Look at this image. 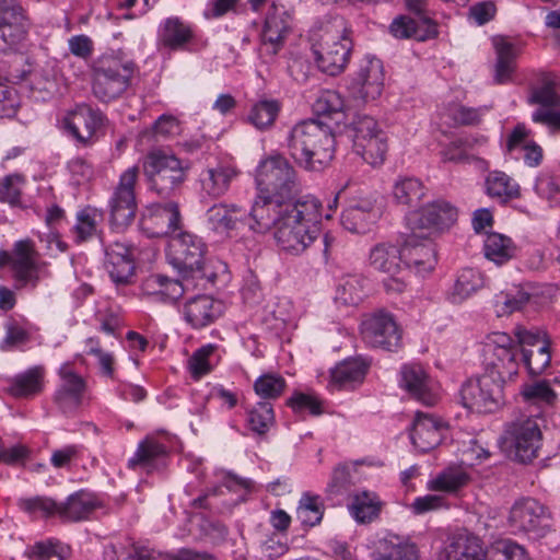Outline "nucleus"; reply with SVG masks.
<instances>
[{"instance_id": "obj_1", "label": "nucleus", "mask_w": 560, "mask_h": 560, "mask_svg": "<svg viewBox=\"0 0 560 560\" xmlns=\"http://www.w3.org/2000/svg\"><path fill=\"white\" fill-rule=\"evenodd\" d=\"M322 203L314 196L296 199L273 231L278 248L289 255L303 254L319 236Z\"/></svg>"}, {"instance_id": "obj_2", "label": "nucleus", "mask_w": 560, "mask_h": 560, "mask_svg": "<svg viewBox=\"0 0 560 560\" xmlns=\"http://www.w3.org/2000/svg\"><path fill=\"white\" fill-rule=\"evenodd\" d=\"M288 149L300 167L308 172H320L334 159L335 137L330 128L320 121H302L292 128Z\"/></svg>"}, {"instance_id": "obj_3", "label": "nucleus", "mask_w": 560, "mask_h": 560, "mask_svg": "<svg viewBox=\"0 0 560 560\" xmlns=\"http://www.w3.org/2000/svg\"><path fill=\"white\" fill-rule=\"evenodd\" d=\"M351 49L352 40L342 18L331 19L312 46L318 69L329 75H337L345 70Z\"/></svg>"}, {"instance_id": "obj_4", "label": "nucleus", "mask_w": 560, "mask_h": 560, "mask_svg": "<svg viewBox=\"0 0 560 560\" xmlns=\"http://www.w3.org/2000/svg\"><path fill=\"white\" fill-rule=\"evenodd\" d=\"M514 375L486 366L485 372L467 380L460 389L464 407L479 413L494 412L504 404L503 386Z\"/></svg>"}, {"instance_id": "obj_5", "label": "nucleus", "mask_w": 560, "mask_h": 560, "mask_svg": "<svg viewBox=\"0 0 560 560\" xmlns=\"http://www.w3.org/2000/svg\"><path fill=\"white\" fill-rule=\"evenodd\" d=\"M342 197L348 202L340 219L343 229L357 234L369 232L380 218L375 198L359 189L351 179H347L339 185L329 208H336L338 200Z\"/></svg>"}, {"instance_id": "obj_6", "label": "nucleus", "mask_w": 560, "mask_h": 560, "mask_svg": "<svg viewBox=\"0 0 560 560\" xmlns=\"http://www.w3.org/2000/svg\"><path fill=\"white\" fill-rule=\"evenodd\" d=\"M256 185L259 194L267 198H277L294 202L300 185L296 172L290 162L280 154L261 160L256 170Z\"/></svg>"}, {"instance_id": "obj_7", "label": "nucleus", "mask_w": 560, "mask_h": 560, "mask_svg": "<svg viewBox=\"0 0 560 560\" xmlns=\"http://www.w3.org/2000/svg\"><path fill=\"white\" fill-rule=\"evenodd\" d=\"M142 167L149 189L167 198L186 180L189 165L172 153L153 150L144 158Z\"/></svg>"}, {"instance_id": "obj_8", "label": "nucleus", "mask_w": 560, "mask_h": 560, "mask_svg": "<svg viewBox=\"0 0 560 560\" xmlns=\"http://www.w3.org/2000/svg\"><path fill=\"white\" fill-rule=\"evenodd\" d=\"M136 71L132 60L117 56L101 57L93 70V94L108 103L122 96L131 84Z\"/></svg>"}, {"instance_id": "obj_9", "label": "nucleus", "mask_w": 560, "mask_h": 560, "mask_svg": "<svg viewBox=\"0 0 560 560\" xmlns=\"http://www.w3.org/2000/svg\"><path fill=\"white\" fill-rule=\"evenodd\" d=\"M353 151L368 164L378 166L385 161L388 150L387 135L371 116L357 115L347 126Z\"/></svg>"}, {"instance_id": "obj_10", "label": "nucleus", "mask_w": 560, "mask_h": 560, "mask_svg": "<svg viewBox=\"0 0 560 560\" xmlns=\"http://www.w3.org/2000/svg\"><path fill=\"white\" fill-rule=\"evenodd\" d=\"M542 433L537 418L522 415L505 424L502 443L509 455L521 463L538 456Z\"/></svg>"}, {"instance_id": "obj_11", "label": "nucleus", "mask_w": 560, "mask_h": 560, "mask_svg": "<svg viewBox=\"0 0 560 560\" xmlns=\"http://www.w3.org/2000/svg\"><path fill=\"white\" fill-rule=\"evenodd\" d=\"M508 522L511 528L539 540L552 530V516L549 509L534 498H521L510 509Z\"/></svg>"}, {"instance_id": "obj_12", "label": "nucleus", "mask_w": 560, "mask_h": 560, "mask_svg": "<svg viewBox=\"0 0 560 560\" xmlns=\"http://www.w3.org/2000/svg\"><path fill=\"white\" fill-rule=\"evenodd\" d=\"M556 88L557 81L552 73L539 72L529 84L527 103L539 105L532 115L534 122L560 130V96Z\"/></svg>"}, {"instance_id": "obj_13", "label": "nucleus", "mask_w": 560, "mask_h": 560, "mask_svg": "<svg viewBox=\"0 0 560 560\" xmlns=\"http://www.w3.org/2000/svg\"><path fill=\"white\" fill-rule=\"evenodd\" d=\"M139 170L136 166L127 168L119 177L108 201L110 222L118 229L131 224L137 211L136 184Z\"/></svg>"}, {"instance_id": "obj_14", "label": "nucleus", "mask_w": 560, "mask_h": 560, "mask_svg": "<svg viewBox=\"0 0 560 560\" xmlns=\"http://www.w3.org/2000/svg\"><path fill=\"white\" fill-rule=\"evenodd\" d=\"M363 341L371 348L394 351L400 345L401 334L394 316L376 311L363 317L360 326Z\"/></svg>"}, {"instance_id": "obj_15", "label": "nucleus", "mask_w": 560, "mask_h": 560, "mask_svg": "<svg viewBox=\"0 0 560 560\" xmlns=\"http://www.w3.org/2000/svg\"><path fill=\"white\" fill-rule=\"evenodd\" d=\"M206 254L202 240L189 232H178L168 242L170 262L184 272H201Z\"/></svg>"}, {"instance_id": "obj_16", "label": "nucleus", "mask_w": 560, "mask_h": 560, "mask_svg": "<svg viewBox=\"0 0 560 560\" xmlns=\"http://www.w3.org/2000/svg\"><path fill=\"white\" fill-rule=\"evenodd\" d=\"M10 265L13 278L20 287L31 285L36 288L39 281L38 252L32 240H21L15 242L11 253L1 254Z\"/></svg>"}, {"instance_id": "obj_17", "label": "nucleus", "mask_w": 560, "mask_h": 560, "mask_svg": "<svg viewBox=\"0 0 560 560\" xmlns=\"http://www.w3.org/2000/svg\"><path fill=\"white\" fill-rule=\"evenodd\" d=\"M247 210L236 203L218 202L205 213V224L208 231L220 238H231L246 226Z\"/></svg>"}, {"instance_id": "obj_18", "label": "nucleus", "mask_w": 560, "mask_h": 560, "mask_svg": "<svg viewBox=\"0 0 560 560\" xmlns=\"http://www.w3.org/2000/svg\"><path fill=\"white\" fill-rule=\"evenodd\" d=\"M291 32L290 15L282 5L272 3L260 33L259 54L272 59L283 47Z\"/></svg>"}, {"instance_id": "obj_19", "label": "nucleus", "mask_w": 560, "mask_h": 560, "mask_svg": "<svg viewBox=\"0 0 560 560\" xmlns=\"http://www.w3.org/2000/svg\"><path fill=\"white\" fill-rule=\"evenodd\" d=\"M404 266L424 275L432 271L436 264V253L430 233L419 230L411 231L402 246Z\"/></svg>"}, {"instance_id": "obj_20", "label": "nucleus", "mask_w": 560, "mask_h": 560, "mask_svg": "<svg viewBox=\"0 0 560 560\" xmlns=\"http://www.w3.org/2000/svg\"><path fill=\"white\" fill-rule=\"evenodd\" d=\"M514 335L521 347L523 361L528 372L533 375L541 374L551 360L549 341L546 335L527 330L524 327H516Z\"/></svg>"}, {"instance_id": "obj_21", "label": "nucleus", "mask_w": 560, "mask_h": 560, "mask_svg": "<svg viewBox=\"0 0 560 560\" xmlns=\"http://www.w3.org/2000/svg\"><path fill=\"white\" fill-rule=\"evenodd\" d=\"M457 219V210L448 202L439 200L420 210L410 212L406 220L410 231L419 230L432 236L436 229L452 225Z\"/></svg>"}, {"instance_id": "obj_22", "label": "nucleus", "mask_w": 560, "mask_h": 560, "mask_svg": "<svg viewBox=\"0 0 560 560\" xmlns=\"http://www.w3.org/2000/svg\"><path fill=\"white\" fill-rule=\"evenodd\" d=\"M104 117L100 110L86 104L77 105L63 119L66 129L82 145H91L96 140L97 131Z\"/></svg>"}, {"instance_id": "obj_23", "label": "nucleus", "mask_w": 560, "mask_h": 560, "mask_svg": "<svg viewBox=\"0 0 560 560\" xmlns=\"http://www.w3.org/2000/svg\"><path fill=\"white\" fill-rule=\"evenodd\" d=\"M292 203L277 198H267L260 194L250 211H247L246 225L256 233H266L271 229L276 231L281 218H284V212L289 211Z\"/></svg>"}, {"instance_id": "obj_24", "label": "nucleus", "mask_w": 560, "mask_h": 560, "mask_svg": "<svg viewBox=\"0 0 560 560\" xmlns=\"http://www.w3.org/2000/svg\"><path fill=\"white\" fill-rule=\"evenodd\" d=\"M486 346L493 352L494 359L487 366L498 369L504 374L516 375L518 372L517 340L505 332L495 331L487 336Z\"/></svg>"}, {"instance_id": "obj_25", "label": "nucleus", "mask_w": 560, "mask_h": 560, "mask_svg": "<svg viewBox=\"0 0 560 560\" xmlns=\"http://www.w3.org/2000/svg\"><path fill=\"white\" fill-rule=\"evenodd\" d=\"M446 432L445 424L430 413L417 412L410 439L420 452H429L436 447Z\"/></svg>"}, {"instance_id": "obj_26", "label": "nucleus", "mask_w": 560, "mask_h": 560, "mask_svg": "<svg viewBox=\"0 0 560 560\" xmlns=\"http://www.w3.org/2000/svg\"><path fill=\"white\" fill-rule=\"evenodd\" d=\"M105 268L117 285L131 283L136 265L129 247L119 242L107 246L105 249Z\"/></svg>"}, {"instance_id": "obj_27", "label": "nucleus", "mask_w": 560, "mask_h": 560, "mask_svg": "<svg viewBox=\"0 0 560 560\" xmlns=\"http://www.w3.org/2000/svg\"><path fill=\"white\" fill-rule=\"evenodd\" d=\"M401 386L418 401L425 406L438 402V394L434 393L431 381L421 365L409 364L401 369Z\"/></svg>"}, {"instance_id": "obj_28", "label": "nucleus", "mask_w": 560, "mask_h": 560, "mask_svg": "<svg viewBox=\"0 0 560 560\" xmlns=\"http://www.w3.org/2000/svg\"><path fill=\"white\" fill-rule=\"evenodd\" d=\"M59 375L61 384L55 394V401L65 412H68L81 404L85 381L72 370L69 363L61 365Z\"/></svg>"}, {"instance_id": "obj_29", "label": "nucleus", "mask_w": 560, "mask_h": 560, "mask_svg": "<svg viewBox=\"0 0 560 560\" xmlns=\"http://www.w3.org/2000/svg\"><path fill=\"white\" fill-rule=\"evenodd\" d=\"M384 85L383 63L377 58H369L361 65L353 82L354 94L364 101L375 100Z\"/></svg>"}, {"instance_id": "obj_30", "label": "nucleus", "mask_w": 560, "mask_h": 560, "mask_svg": "<svg viewBox=\"0 0 560 560\" xmlns=\"http://www.w3.org/2000/svg\"><path fill=\"white\" fill-rule=\"evenodd\" d=\"M482 541L469 533L454 535L443 548L440 560H486Z\"/></svg>"}, {"instance_id": "obj_31", "label": "nucleus", "mask_w": 560, "mask_h": 560, "mask_svg": "<svg viewBox=\"0 0 560 560\" xmlns=\"http://www.w3.org/2000/svg\"><path fill=\"white\" fill-rule=\"evenodd\" d=\"M389 30L396 38H412L418 42L434 38L439 34L436 23L425 16H398L392 22Z\"/></svg>"}, {"instance_id": "obj_32", "label": "nucleus", "mask_w": 560, "mask_h": 560, "mask_svg": "<svg viewBox=\"0 0 560 560\" xmlns=\"http://www.w3.org/2000/svg\"><path fill=\"white\" fill-rule=\"evenodd\" d=\"M221 311V303L209 295H197L184 305L185 319L194 328L210 325L220 316Z\"/></svg>"}, {"instance_id": "obj_33", "label": "nucleus", "mask_w": 560, "mask_h": 560, "mask_svg": "<svg viewBox=\"0 0 560 560\" xmlns=\"http://www.w3.org/2000/svg\"><path fill=\"white\" fill-rule=\"evenodd\" d=\"M471 480L470 471L464 465H450L428 481V489L455 495Z\"/></svg>"}, {"instance_id": "obj_34", "label": "nucleus", "mask_w": 560, "mask_h": 560, "mask_svg": "<svg viewBox=\"0 0 560 560\" xmlns=\"http://www.w3.org/2000/svg\"><path fill=\"white\" fill-rule=\"evenodd\" d=\"M194 38L191 25L178 16L165 19L159 26L158 43L171 50L183 49Z\"/></svg>"}, {"instance_id": "obj_35", "label": "nucleus", "mask_w": 560, "mask_h": 560, "mask_svg": "<svg viewBox=\"0 0 560 560\" xmlns=\"http://www.w3.org/2000/svg\"><path fill=\"white\" fill-rule=\"evenodd\" d=\"M371 268L386 275H399L404 268L401 247L390 243H378L369 253Z\"/></svg>"}, {"instance_id": "obj_36", "label": "nucleus", "mask_w": 560, "mask_h": 560, "mask_svg": "<svg viewBox=\"0 0 560 560\" xmlns=\"http://www.w3.org/2000/svg\"><path fill=\"white\" fill-rule=\"evenodd\" d=\"M166 447L154 439L147 438L139 443L136 453L129 458L128 467L151 472L164 465Z\"/></svg>"}, {"instance_id": "obj_37", "label": "nucleus", "mask_w": 560, "mask_h": 560, "mask_svg": "<svg viewBox=\"0 0 560 560\" xmlns=\"http://www.w3.org/2000/svg\"><path fill=\"white\" fill-rule=\"evenodd\" d=\"M187 284V279H185V282H180L156 273L147 277L141 289L147 295L156 296L165 302H175L184 294Z\"/></svg>"}, {"instance_id": "obj_38", "label": "nucleus", "mask_w": 560, "mask_h": 560, "mask_svg": "<svg viewBox=\"0 0 560 560\" xmlns=\"http://www.w3.org/2000/svg\"><path fill=\"white\" fill-rule=\"evenodd\" d=\"M187 532L196 540H209L213 544L223 541L228 536V528L224 524L201 513L189 516Z\"/></svg>"}, {"instance_id": "obj_39", "label": "nucleus", "mask_w": 560, "mask_h": 560, "mask_svg": "<svg viewBox=\"0 0 560 560\" xmlns=\"http://www.w3.org/2000/svg\"><path fill=\"white\" fill-rule=\"evenodd\" d=\"M373 560H420V556L413 542L395 535H388L380 541Z\"/></svg>"}, {"instance_id": "obj_40", "label": "nucleus", "mask_w": 560, "mask_h": 560, "mask_svg": "<svg viewBox=\"0 0 560 560\" xmlns=\"http://www.w3.org/2000/svg\"><path fill=\"white\" fill-rule=\"evenodd\" d=\"M149 220L156 228V234L175 235L180 232L182 215L174 201L155 203L150 208Z\"/></svg>"}, {"instance_id": "obj_41", "label": "nucleus", "mask_w": 560, "mask_h": 560, "mask_svg": "<svg viewBox=\"0 0 560 560\" xmlns=\"http://www.w3.org/2000/svg\"><path fill=\"white\" fill-rule=\"evenodd\" d=\"M492 42L497 54L494 81L503 84L511 80L512 73L515 70L518 49L503 36H495Z\"/></svg>"}, {"instance_id": "obj_42", "label": "nucleus", "mask_w": 560, "mask_h": 560, "mask_svg": "<svg viewBox=\"0 0 560 560\" xmlns=\"http://www.w3.org/2000/svg\"><path fill=\"white\" fill-rule=\"evenodd\" d=\"M368 369L369 363L361 359L346 360L331 371L330 386L336 388H352L363 382Z\"/></svg>"}, {"instance_id": "obj_43", "label": "nucleus", "mask_w": 560, "mask_h": 560, "mask_svg": "<svg viewBox=\"0 0 560 560\" xmlns=\"http://www.w3.org/2000/svg\"><path fill=\"white\" fill-rule=\"evenodd\" d=\"M45 369L33 366L18 375L10 383L9 393L14 397H32L38 395L44 388Z\"/></svg>"}, {"instance_id": "obj_44", "label": "nucleus", "mask_w": 560, "mask_h": 560, "mask_svg": "<svg viewBox=\"0 0 560 560\" xmlns=\"http://www.w3.org/2000/svg\"><path fill=\"white\" fill-rule=\"evenodd\" d=\"M30 21L25 11L15 12L12 15L0 16V34L3 42L18 49L27 39Z\"/></svg>"}, {"instance_id": "obj_45", "label": "nucleus", "mask_w": 560, "mask_h": 560, "mask_svg": "<svg viewBox=\"0 0 560 560\" xmlns=\"http://www.w3.org/2000/svg\"><path fill=\"white\" fill-rule=\"evenodd\" d=\"M237 176V171L229 165H217L203 172L201 184L205 192L219 198L230 188L231 182Z\"/></svg>"}, {"instance_id": "obj_46", "label": "nucleus", "mask_w": 560, "mask_h": 560, "mask_svg": "<svg viewBox=\"0 0 560 560\" xmlns=\"http://www.w3.org/2000/svg\"><path fill=\"white\" fill-rule=\"evenodd\" d=\"M103 213L93 207H85L78 211L75 224L72 228L74 241L78 244L90 241L100 233Z\"/></svg>"}, {"instance_id": "obj_47", "label": "nucleus", "mask_w": 560, "mask_h": 560, "mask_svg": "<svg viewBox=\"0 0 560 560\" xmlns=\"http://www.w3.org/2000/svg\"><path fill=\"white\" fill-rule=\"evenodd\" d=\"M486 190L491 198H497L502 202L520 196L518 184L508 174L493 171L486 178Z\"/></svg>"}, {"instance_id": "obj_48", "label": "nucleus", "mask_w": 560, "mask_h": 560, "mask_svg": "<svg viewBox=\"0 0 560 560\" xmlns=\"http://www.w3.org/2000/svg\"><path fill=\"white\" fill-rule=\"evenodd\" d=\"M381 501L374 492L362 491L353 495L349 505L350 514L359 523H370L381 511Z\"/></svg>"}, {"instance_id": "obj_49", "label": "nucleus", "mask_w": 560, "mask_h": 560, "mask_svg": "<svg viewBox=\"0 0 560 560\" xmlns=\"http://www.w3.org/2000/svg\"><path fill=\"white\" fill-rule=\"evenodd\" d=\"M483 250L489 260L502 265L515 256L516 246L510 237L490 233L485 238Z\"/></svg>"}, {"instance_id": "obj_50", "label": "nucleus", "mask_w": 560, "mask_h": 560, "mask_svg": "<svg viewBox=\"0 0 560 560\" xmlns=\"http://www.w3.org/2000/svg\"><path fill=\"white\" fill-rule=\"evenodd\" d=\"M365 296V279L359 275L346 276L337 287L335 300L346 305H358Z\"/></svg>"}, {"instance_id": "obj_51", "label": "nucleus", "mask_w": 560, "mask_h": 560, "mask_svg": "<svg viewBox=\"0 0 560 560\" xmlns=\"http://www.w3.org/2000/svg\"><path fill=\"white\" fill-rule=\"evenodd\" d=\"M483 284L481 275L471 268L463 269L448 295L453 304H459L478 291Z\"/></svg>"}, {"instance_id": "obj_52", "label": "nucleus", "mask_w": 560, "mask_h": 560, "mask_svg": "<svg viewBox=\"0 0 560 560\" xmlns=\"http://www.w3.org/2000/svg\"><path fill=\"white\" fill-rule=\"evenodd\" d=\"M424 195L425 188L416 177H399L393 187L395 200L404 206H416Z\"/></svg>"}, {"instance_id": "obj_53", "label": "nucleus", "mask_w": 560, "mask_h": 560, "mask_svg": "<svg viewBox=\"0 0 560 560\" xmlns=\"http://www.w3.org/2000/svg\"><path fill=\"white\" fill-rule=\"evenodd\" d=\"M358 480L355 464L338 465L332 470L330 481L326 487V493L329 497L341 495L348 492Z\"/></svg>"}, {"instance_id": "obj_54", "label": "nucleus", "mask_w": 560, "mask_h": 560, "mask_svg": "<svg viewBox=\"0 0 560 560\" xmlns=\"http://www.w3.org/2000/svg\"><path fill=\"white\" fill-rule=\"evenodd\" d=\"M324 515V504L319 495L305 492L302 494L296 509V517L303 526L313 527L320 523Z\"/></svg>"}, {"instance_id": "obj_55", "label": "nucleus", "mask_w": 560, "mask_h": 560, "mask_svg": "<svg viewBox=\"0 0 560 560\" xmlns=\"http://www.w3.org/2000/svg\"><path fill=\"white\" fill-rule=\"evenodd\" d=\"M93 510L92 500L84 493H75L59 503V517L65 521H80Z\"/></svg>"}, {"instance_id": "obj_56", "label": "nucleus", "mask_w": 560, "mask_h": 560, "mask_svg": "<svg viewBox=\"0 0 560 560\" xmlns=\"http://www.w3.org/2000/svg\"><path fill=\"white\" fill-rule=\"evenodd\" d=\"M530 294L523 289L511 292H500L494 296V307L498 316H508L521 311L529 301Z\"/></svg>"}, {"instance_id": "obj_57", "label": "nucleus", "mask_w": 560, "mask_h": 560, "mask_svg": "<svg viewBox=\"0 0 560 560\" xmlns=\"http://www.w3.org/2000/svg\"><path fill=\"white\" fill-rule=\"evenodd\" d=\"M521 394L525 401L537 406H551L557 399V394L550 387V382L546 380L525 384Z\"/></svg>"}, {"instance_id": "obj_58", "label": "nucleus", "mask_w": 560, "mask_h": 560, "mask_svg": "<svg viewBox=\"0 0 560 560\" xmlns=\"http://www.w3.org/2000/svg\"><path fill=\"white\" fill-rule=\"evenodd\" d=\"M19 508L35 517L59 516V503L47 497H34L20 499Z\"/></svg>"}, {"instance_id": "obj_59", "label": "nucleus", "mask_w": 560, "mask_h": 560, "mask_svg": "<svg viewBox=\"0 0 560 560\" xmlns=\"http://www.w3.org/2000/svg\"><path fill=\"white\" fill-rule=\"evenodd\" d=\"M285 387V380L277 373L262 374L254 383L255 393L264 399L279 398Z\"/></svg>"}, {"instance_id": "obj_60", "label": "nucleus", "mask_w": 560, "mask_h": 560, "mask_svg": "<svg viewBox=\"0 0 560 560\" xmlns=\"http://www.w3.org/2000/svg\"><path fill=\"white\" fill-rule=\"evenodd\" d=\"M279 109L277 101L264 100L253 106L248 119L256 128L265 129L273 124Z\"/></svg>"}, {"instance_id": "obj_61", "label": "nucleus", "mask_w": 560, "mask_h": 560, "mask_svg": "<svg viewBox=\"0 0 560 560\" xmlns=\"http://www.w3.org/2000/svg\"><path fill=\"white\" fill-rule=\"evenodd\" d=\"M273 422L275 413L270 402H258L248 413L249 428L258 434L266 433Z\"/></svg>"}, {"instance_id": "obj_62", "label": "nucleus", "mask_w": 560, "mask_h": 560, "mask_svg": "<svg viewBox=\"0 0 560 560\" xmlns=\"http://www.w3.org/2000/svg\"><path fill=\"white\" fill-rule=\"evenodd\" d=\"M348 107L341 94L334 90L323 91L314 103V110L318 115H332L342 113Z\"/></svg>"}, {"instance_id": "obj_63", "label": "nucleus", "mask_w": 560, "mask_h": 560, "mask_svg": "<svg viewBox=\"0 0 560 560\" xmlns=\"http://www.w3.org/2000/svg\"><path fill=\"white\" fill-rule=\"evenodd\" d=\"M530 131L523 124H517L506 139V153L514 159H521L523 153L534 141L529 138Z\"/></svg>"}, {"instance_id": "obj_64", "label": "nucleus", "mask_w": 560, "mask_h": 560, "mask_svg": "<svg viewBox=\"0 0 560 560\" xmlns=\"http://www.w3.org/2000/svg\"><path fill=\"white\" fill-rule=\"evenodd\" d=\"M489 560H530V558L522 546L506 540L497 544Z\"/></svg>"}]
</instances>
